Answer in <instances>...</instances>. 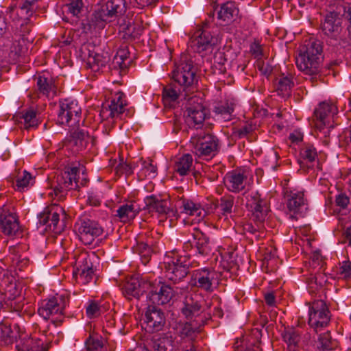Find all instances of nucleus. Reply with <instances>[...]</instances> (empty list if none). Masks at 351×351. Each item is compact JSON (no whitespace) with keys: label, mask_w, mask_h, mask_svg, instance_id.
<instances>
[{"label":"nucleus","mask_w":351,"mask_h":351,"mask_svg":"<svg viewBox=\"0 0 351 351\" xmlns=\"http://www.w3.org/2000/svg\"><path fill=\"white\" fill-rule=\"evenodd\" d=\"M125 206V208H126V210H128V212L129 213V217L130 219H134L136 215H137V213H138V212L142 209V208H135L133 204H130V205H128V204H125V205H123Z\"/></svg>","instance_id":"obj_61"},{"label":"nucleus","mask_w":351,"mask_h":351,"mask_svg":"<svg viewBox=\"0 0 351 351\" xmlns=\"http://www.w3.org/2000/svg\"><path fill=\"white\" fill-rule=\"evenodd\" d=\"M318 343L319 346H317V348L322 349V351L331 350L336 347V342L332 339L329 331L319 335Z\"/></svg>","instance_id":"obj_31"},{"label":"nucleus","mask_w":351,"mask_h":351,"mask_svg":"<svg viewBox=\"0 0 351 351\" xmlns=\"http://www.w3.org/2000/svg\"><path fill=\"white\" fill-rule=\"evenodd\" d=\"M282 337L289 346L294 347L296 346L300 339L298 335L293 330L285 332L282 334Z\"/></svg>","instance_id":"obj_46"},{"label":"nucleus","mask_w":351,"mask_h":351,"mask_svg":"<svg viewBox=\"0 0 351 351\" xmlns=\"http://www.w3.org/2000/svg\"><path fill=\"white\" fill-rule=\"evenodd\" d=\"M341 20V18H336L329 12L326 14L324 22L322 23V31L328 36H335L340 31Z\"/></svg>","instance_id":"obj_20"},{"label":"nucleus","mask_w":351,"mask_h":351,"mask_svg":"<svg viewBox=\"0 0 351 351\" xmlns=\"http://www.w3.org/2000/svg\"><path fill=\"white\" fill-rule=\"evenodd\" d=\"M178 96L179 95L173 84H169L163 88L162 99L164 101H175Z\"/></svg>","instance_id":"obj_40"},{"label":"nucleus","mask_w":351,"mask_h":351,"mask_svg":"<svg viewBox=\"0 0 351 351\" xmlns=\"http://www.w3.org/2000/svg\"><path fill=\"white\" fill-rule=\"evenodd\" d=\"M21 118L24 119V128L27 130L30 128H35L38 125V119H36V112L33 109L27 110Z\"/></svg>","instance_id":"obj_36"},{"label":"nucleus","mask_w":351,"mask_h":351,"mask_svg":"<svg viewBox=\"0 0 351 351\" xmlns=\"http://www.w3.org/2000/svg\"><path fill=\"white\" fill-rule=\"evenodd\" d=\"M28 351H47L45 348L43 346V344L40 343L39 341H33L32 339V342L29 344V348Z\"/></svg>","instance_id":"obj_62"},{"label":"nucleus","mask_w":351,"mask_h":351,"mask_svg":"<svg viewBox=\"0 0 351 351\" xmlns=\"http://www.w3.org/2000/svg\"><path fill=\"white\" fill-rule=\"evenodd\" d=\"M80 53L81 58L86 61L88 66L93 71H98L100 67L105 66L110 60L108 53L102 51L94 43H84Z\"/></svg>","instance_id":"obj_2"},{"label":"nucleus","mask_w":351,"mask_h":351,"mask_svg":"<svg viewBox=\"0 0 351 351\" xmlns=\"http://www.w3.org/2000/svg\"><path fill=\"white\" fill-rule=\"evenodd\" d=\"M202 296L199 294L192 293L185 298L182 313L187 319L199 315L202 304L204 303Z\"/></svg>","instance_id":"obj_9"},{"label":"nucleus","mask_w":351,"mask_h":351,"mask_svg":"<svg viewBox=\"0 0 351 351\" xmlns=\"http://www.w3.org/2000/svg\"><path fill=\"white\" fill-rule=\"evenodd\" d=\"M113 6L112 1H107L105 4L100 5L99 8L95 10L94 12L96 18L99 19L103 25L109 18L114 16Z\"/></svg>","instance_id":"obj_27"},{"label":"nucleus","mask_w":351,"mask_h":351,"mask_svg":"<svg viewBox=\"0 0 351 351\" xmlns=\"http://www.w3.org/2000/svg\"><path fill=\"white\" fill-rule=\"evenodd\" d=\"M78 266L73 271V276L86 284L91 281L94 276V269L93 263L90 258L86 257H80L77 262Z\"/></svg>","instance_id":"obj_12"},{"label":"nucleus","mask_w":351,"mask_h":351,"mask_svg":"<svg viewBox=\"0 0 351 351\" xmlns=\"http://www.w3.org/2000/svg\"><path fill=\"white\" fill-rule=\"evenodd\" d=\"M125 105V103H115V99H112L110 105L109 106L110 115L114 117L115 114H121L123 112L124 106Z\"/></svg>","instance_id":"obj_51"},{"label":"nucleus","mask_w":351,"mask_h":351,"mask_svg":"<svg viewBox=\"0 0 351 351\" xmlns=\"http://www.w3.org/2000/svg\"><path fill=\"white\" fill-rule=\"evenodd\" d=\"M145 317L151 332L162 330L166 324L165 313L155 306H149L145 313Z\"/></svg>","instance_id":"obj_6"},{"label":"nucleus","mask_w":351,"mask_h":351,"mask_svg":"<svg viewBox=\"0 0 351 351\" xmlns=\"http://www.w3.org/2000/svg\"><path fill=\"white\" fill-rule=\"evenodd\" d=\"M37 86L40 93L47 96L55 88L53 84L48 81L47 78L42 76L38 77Z\"/></svg>","instance_id":"obj_39"},{"label":"nucleus","mask_w":351,"mask_h":351,"mask_svg":"<svg viewBox=\"0 0 351 351\" xmlns=\"http://www.w3.org/2000/svg\"><path fill=\"white\" fill-rule=\"evenodd\" d=\"M234 108L228 104L226 106H219L215 107V112L217 114H221L225 121H228L230 119L231 114L232 113Z\"/></svg>","instance_id":"obj_47"},{"label":"nucleus","mask_w":351,"mask_h":351,"mask_svg":"<svg viewBox=\"0 0 351 351\" xmlns=\"http://www.w3.org/2000/svg\"><path fill=\"white\" fill-rule=\"evenodd\" d=\"M97 27H104V25L101 21H99V19L96 18L95 12L92 14L90 18L82 20L81 23V27L85 33L91 32L92 29H95Z\"/></svg>","instance_id":"obj_34"},{"label":"nucleus","mask_w":351,"mask_h":351,"mask_svg":"<svg viewBox=\"0 0 351 351\" xmlns=\"http://www.w3.org/2000/svg\"><path fill=\"white\" fill-rule=\"evenodd\" d=\"M78 232L81 241L86 245H90L95 238L102 234L103 229L97 222L86 219L81 221Z\"/></svg>","instance_id":"obj_7"},{"label":"nucleus","mask_w":351,"mask_h":351,"mask_svg":"<svg viewBox=\"0 0 351 351\" xmlns=\"http://www.w3.org/2000/svg\"><path fill=\"white\" fill-rule=\"evenodd\" d=\"M115 170L116 173L119 176L122 174L130 175L133 173L132 166L127 163H119Z\"/></svg>","instance_id":"obj_52"},{"label":"nucleus","mask_w":351,"mask_h":351,"mask_svg":"<svg viewBox=\"0 0 351 351\" xmlns=\"http://www.w3.org/2000/svg\"><path fill=\"white\" fill-rule=\"evenodd\" d=\"M330 320V313L324 300H315L309 308L308 324L318 332L327 326Z\"/></svg>","instance_id":"obj_3"},{"label":"nucleus","mask_w":351,"mask_h":351,"mask_svg":"<svg viewBox=\"0 0 351 351\" xmlns=\"http://www.w3.org/2000/svg\"><path fill=\"white\" fill-rule=\"evenodd\" d=\"M339 220L341 226L346 229L343 234L344 240L342 243L348 242V245L351 246V226H346L350 221V217H346V215L341 214Z\"/></svg>","instance_id":"obj_41"},{"label":"nucleus","mask_w":351,"mask_h":351,"mask_svg":"<svg viewBox=\"0 0 351 351\" xmlns=\"http://www.w3.org/2000/svg\"><path fill=\"white\" fill-rule=\"evenodd\" d=\"M254 202L251 204V208L252 213L263 211L262 206L263 200L260 198H257L256 196L253 197Z\"/></svg>","instance_id":"obj_58"},{"label":"nucleus","mask_w":351,"mask_h":351,"mask_svg":"<svg viewBox=\"0 0 351 351\" xmlns=\"http://www.w3.org/2000/svg\"><path fill=\"white\" fill-rule=\"evenodd\" d=\"M70 141L73 142L74 145L79 147H85L90 138L88 132H84L82 129H76L71 132Z\"/></svg>","instance_id":"obj_28"},{"label":"nucleus","mask_w":351,"mask_h":351,"mask_svg":"<svg viewBox=\"0 0 351 351\" xmlns=\"http://www.w3.org/2000/svg\"><path fill=\"white\" fill-rule=\"evenodd\" d=\"M336 204L338 206L345 209L350 202V198L343 193H341L336 197Z\"/></svg>","instance_id":"obj_54"},{"label":"nucleus","mask_w":351,"mask_h":351,"mask_svg":"<svg viewBox=\"0 0 351 351\" xmlns=\"http://www.w3.org/2000/svg\"><path fill=\"white\" fill-rule=\"evenodd\" d=\"M339 274L345 279L350 277L351 262L348 259L342 262L339 267Z\"/></svg>","instance_id":"obj_49"},{"label":"nucleus","mask_w":351,"mask_h":351,"mask_svg":"<svg viewBox=\"0 0 351 351\" xmlns=\"http://www.w3.org/2000/svg\"><path fill=\"white\" fill-rule=\"evenodd\" d=\"M172 78L175 82L184 88L192 86L197 82L195 73H181L180 70H174L172 73Z\"/></svg>","instance_id":"obj_23"},{"label":"nucleus","mask_w":351,"mask_h":351,"mask_svg":"<svg viewBox=\"0 0 351 351\" xmlns=\"http://www.w3.org/2000/svg\"><path fill=\"white\" fill-rule=\"evenodd\" d=\"M66 6L69 12L73 14V16H77L83 6L82 0H71V3L67 4Z\"/></svg>","instance_id":"obj_48"},{"label":"nucleus","mask_w":351,"mask_h":351,"mask_svg":"<svg viewBox=\"0 0 351 351\" xmlns=\"http://www.w3.org/2000/svg\"><path fill=\"white\" fill-rule=\"evenodd\" d=\"M293 82L288 77H283L280 79L277 85V91L279 95H289Z\"/></svg>","instance_id":"obj_37"},{"label":"nucleus","mask_w":351,"mask_h":351,"mask_svg":"<svg viewBox=\"0 0 351 351\" xmlns=\"http://www.w3.org/2000/svg\"><path fill=\"white\" fill-rule=\"evenodd\" d=\"M233 206V197L229 196L228 197H223L221 198L220 207L224 213H230Z\"/></svg>","instance_id":"obj_50"},{"label":"nucleus","mask_w":351,"mask_h":351,"mask_svg":"<svg viewBox=\"0 0 351 351\" xmlns=\"http://www.w3.org/2000/svg\"><path fill=\"white\" fill-rule=\"evenodd\" d=\"M330 13L332 14L333 16L336 18L345 16L350 23V25L347 27V29L350 33V27H351V7L350 3L339 0L337 3L336 10L330 11Z\"/></svg>","instance_id":"obj_26"},{"label":"nucleus","mask_w":351,"mask_h":351,"mask_svg":"<svg viewBox=\"0 0 351 351\" xmlns=\"http://www.w3.org/2000/svg\"><path fill=\"white\" fill-rule=\"evenodd\" d=\"M236 12L237 10L233 3L228 1L221 5L220 10L217 12V18L219 20L229 23L233 20Z\"/></svg>","instance_id":"obj_25"},{"label":"nucleus","mask_w":351,"mask_h":351,"mask_svg":"<svg viewBox=\"0 0 351 351\" xmlns=\"http://www.w3.org/2000/svg\"><path fill=\"white\" fill-rule=\"evenodd\" d=\"M191 265L186 257H180L165 265L169 280L177 282L185 278L189 274V268Z\"/></svg>","instance_id":"obj_5"},{"label":"nucleus","mask_w":351,"mask_h":351,"mask_svg":"<svg viewBox=\"0 0 351 351\" xmlns=\"http://www.w3.org/2000/svg\"><path fill=\"white\" fill-rule=\"evenodd\" d=\"M151 288V285L147 281L136 278H131L123 287V293L127 296L139 298L147 290Z\"/></svg>","instance_id":"obj_10"},{"label":"nucleus","mask_w":351,"mask_h":351,"mask_svg":"<svg viewBox=\"0 0 351 351\" xmlns=\"http://www.w3.org/2000/svg\"><path fill=\"white\" fill-rule=\"evenodd\" d=\"M197 206L198 204H196L191 201H187L183 204L184 210L186 213H189L191 215H193L195 209L197 208Z\"/></svg>","instance_id":"obj_59"},{"label":"nucleus","mask_w":351,"mask_h":351,"mask_svg":"<svg viewBox=\"0 0 351 351\" xmlns=\"http://www.w3.org/2000/svg\"><path fill=\"white\" fill-rule=\"evenodd\" d=\"M195 149L198 156H215L219 149V139L210 134L199 135Z\"/></svg>","instance_id":"obj_4"},{"label":"nucleus","mask_w":351,"mask_h":351,"mask_svg":"<svg viewBox=\"0 0 351 351\" xmlns=\"http://www.w3.org/2000/svg\"><path fill=\"white\" fill-rule=\"evenodd\" d=\"M58 222L59 214L57 212H52V208L50 207L45 208L44 210L38 215V223L40 225L46 226L45 230L49 228L53 231L59 232Z\"/></svg>","instance_id":"obj_18"},{"label":"nucleus","mask_w":351,"mask_h":351,"mask_svg":"<svg viewBox=\"0 0 351 351\" xmlns=\"http://www.w3.org/2000/svg\"><path fill=\"white\" fill-rule=\"evenodd\" d=\"M117 216L121 219L125 221V219L130 220L131 219L129 217V213L125 208V206L123 205L121 206L117 210Z\"/></svg>","instance_id":"obj_63"},{"label":"nucleus","mask_w":351,"mask_h":351,"mask_svg":"<svg viewBox=\"0 0 351 351\" xmlns=\"http://www.w3.org/2000/svg\"><path fill=\"white\" fill-rule=\"evenodd\" d=\"M332 107L326 102H321L314 111L317 120H325L329 113L332 112Z\"/></svg>","instance_id":"obj_38"},{"label":"nucleus","mask_w":351,"mask_h":351,"mask_svg":"<svg viewBox=\"0 0 351 351\" xmlns=\"http://www.w3.org/2000/svg\"><path fill=\"white\" fill-rule=\"evenodd\" d=\"M193 162L191 155L187 154L182 156L176 163V171L180 176H185L189 171Z\"/></svg>","instance_id":"obj_30"},{"label":"nucleus","mask_w":351,"mask_h":351,"mask_svg":"<svg viewBox=\"0 0 351 351\" xmlns=\"http://www.w3.org/2000/svg\"><path fill=\"white\" fill-rule=\"evenodd\" d=\"M128 51L125 49H120L117 51V55L114 57V60H116L117 64L120 66H122V64H124V60L128 58Z\"/></svg>","instance_id":"obj_55"},{"label":"nucleus","mask_w":351,"mask_h":351,"mask_svg":"<svg viewBox=\"0 0 351 351\" xmlns=\"http://www.w3.org/2000/svg\"><path fill=\"white\" fill-rule=\"evenodd\" d=\"M210 273L207 269H204L199 274L196 275L197 277L198 287L205 289L206 291H210L212 287L211 278L210 277Z\"/></svg>","instance_id":"obj_35"},{"label":"nucleus","mask_w":351,"mask_h":351,"mask_svg":"<svg viewBox=\"0 0 351 351\" xmlns=\"http://www.w3.org/2000/svg\"><path fill=\"white\" fill-rule=\"evenodd\" d=\"M181 68L178 69V70H180V72L181 73H195L196 71L193 70V66L192 64V62L191 60L182 62L180 64Z\"/></svg>","instance_id":"obj_56"},{"label":"nucleus","mask_w":351,"mask_h":351,"mask_svg":"<svg viewBox=\"0 0 351 351\" xmlns=\"http://www.w3.org/2000/svg\"><path fill=\"white\" fill-rule=\"evenodd\" d=\"M322 52V46L319 40H310L299 49V55L296 58L297 66L306 75L311 76V80L315 79L320 72L323 60Z\"/></svg>","instance_id":"obj_1"},{"label":"nucleus","mask_w":351,"mask_h":351,"mask_svg":"<svg viewBox=\"0 0 351 351\" xmlns=\"http://www.w3.org/2000/svg\"><path fill=\"white\" fill-rule=\"evenodd\" d=\"M160 287L159 290L152 289L149 293V299L155 302L156 300L158 304H164L169 302L176 295L173 288L169 285L159 282Z\"/></svg>","instance_id":"obj_13"},{"label":"nucleus","mask_w":351,"mask_h":351,"mask_svg":"<svg viewBox=\"0 0 351 351\" xmlns=\"http://www.w3.org/2000/svg\"><path fill=\"white\" fill-rule=\"evenodd\" d=\"M87 351H102L103 343L99 339H95L92 337H89L86 342Z\"/></svg>","instance_id":"obj_45"},{"label":"nucleus","mask_w":351,"mask_h":351,"mask_svg":"<svg viewBox=\"0 0 351 351\" xmlns=\"http://www.w3.org/2000/svg\"><path fill=\"white\" fill-rule=\"evenodd\" d=\"M77 175L71 176L69 177L66 176L64 174L62 176L61 179L64 180V184L66 188L73 189V182L74 181L75 185V188L77 186Z\"/></svg>","instance_id":"obj_57"},{"label":"nucleus","mask_w":351,"mask_h":351,"mask_svg":"<svg viewBox=\"0 0 351 351\" xmlns=\"http://www.w3.org/2000/svg\"><path fill=\"white\" fill-rule=\"evenodd\" d=\"M169 201L167 199H158L155 195H150L145 198L142 209L147 210L150 214L156 213L159 216L167 215L173 212L169 207Z\"/></svg>","instance_id":"obj_8"},{"label":"nucleus","mask_w":351,"mask_h":351,"mask_svg":"<svg viewBox=\"0 0 351 351\" xmlns=\"http://www.w3.org/2000/svg\"><path fill=\"white\" fill-rule=\"evenodd\" d=\"M196 34L197 35L193 43L198 52L213 50L217 45V39L213 36L210 32L199 30Z\"/></svg>","instance_id":"obj_14"},{"label":"nucleus","mask_w":351,"mask_h":351,"mask_svg":"<svg viewBox=\"0 0 351 351\" xmlns=\"http://www.w3.org/2000/svg\"><path fill=\"white\" fill-rule=\"evenodd\" d=\"M195 231L196 232L193 233V237L197 241L196 247L199 254L203 256L209 255L212 253L213 249L208 237L198 229H195Z\"/></svg>","instance_id":"obj_22"},{"label":"nucleus","mask_w":351,"mask_h":351,"mask_svg":"<svg viewBox=\"0 0 351 351\" xmlns=\"http://www.w3.org/2000/svg\"><path fill=\"white\" fill-rule=\"evenodd\" d=\"M1 338L5 343H11L13 342L15 336L10 326L3 324L0 326Z\"/></svg>","instance_id":"obj_43"},{"label":"nucleus","mask_w":351,"mask_h":351,"mask_svg":"<svg viewBox=\"0 0 351 351\" xmlns=\"http://www.w3.org/2000/svg\"><path fill=\"white\" fill-rule=\"evenodd\" d=\"M304 159L308 160V162H313L317 156L315 148L313 145H307L300 152Z\"/></svg>","instance_id":"obj_44"},{"label":"nucleus","mask_w":351,"mask_h":351,"mask_svg":"<svg viewBox=\"0 0 351 351\" xmlns=\"http://www.w3.org/2000/svg\"><path fill=\"white\" fill-rule=\"evenodd\" d=\"M73 101L70 104H60V110L57 118V123L59 125L66 124L71 120L73 114H78L77 110H73Z\"/></svg>","instance_id":"obj_24"},{"label":"nucleus","mask_w":351,"mask_h":351,"mask_svg":"<svg viewBox=\"0 0 351 351\" xmlns=\"http://www.w3.org/2000/svg\"><path fill=\"white\" fill-rule=\"evenodd\" d=\"M201 322L202 324H199L196 320L191 322H180L176 328L177 332L182 338L192 337L195 332H200V326H204L206 323V320L203 318L201 319Z\"/></svg>","instance_id":"obj_19"},{"label":"nucleus","mask_w":351,"mask_h":351,"mask_svg":"<svg viewBox=\"0 0 351 351\" xmlns=\"http://www.w3.org/2000/svg\"><path fill=\"white\" fill-rule=\"evenodd\" d=\"M197 206L198 204H196L191 201H187L183 204L184 210L186 213H189L191 215H193L195 209L197 208Z\"/></svg>","instance_id":"obj_60"},{"label":"nucleus","mask_w":351,"mask_h":351,"mask_svg":"<svg viewBox=\"0 0 351 351\" xmlns=\"http://www.w3.org/2000/svg\"><path fill=\"white\" fill-rule=\"evenodd\" d=\"M34 179L32 175L27 171H23V176L19 177L16 180V189L19 191H23L25 187H27L30 184L31 180Z\"/></svg>","instance_id":"obj_42"},{"label":"nucleus","mask_w":351,"mask_h":351,"mask_svg":"<svg viewBox=\"0 0 351 351\" xmlns=\"http://www.w3.org/2000/svg\"><path fill=\"white\" fill-rule=\"evenodd\" d=\"M135 26L134 25L128 24L123 29L125 31V34L129 35L133 38H135L138 34V32H135Z\"/></svg>","instance_id":"obj_64"},{"label":"nucleus","mask_w":351,"mask_h":351,"mask_svg":"<svg viewBox=\"0 0 351 351\" xmlns=\"http://www.w3.org/2000/svg\"><path fill=\"white\" fill-rule=\"evenodd\" d=\"M230 185L228 186L229 190L237 192L244 189L243 186L244 177L241 173H234L228 177Z\"/></svg>","instance_id":"obj_33"},{"label":"nucleus","mask_w":351,"mask_h":351,"mask_svg":"<svg viewBox=\"0 0 351 351\" xmlns=\"http://www.w3.org/2000/svg\"><path fill=\"white\" fill-rule=\"evenodd\" d=\"M304 200L302 193H294L291 195V197L288 199L287 208L291 212H293V215H291V218H295L297 216L295 215H299L301 217H304L303 215V207H304Z\"/></svg>","instance_id":"obj_21"},{"label":"nucleus","mask_w":351,"mask_h":351,"mask_svg":"<svg viewBox=\"0 0 351 351\" xmlns=\"http://www.w3.org/2000/svg\"><path fill=\"white\" fill-rule=\"evenodd\" d=\"M3 291L5 299L9 301L16 300L21 294V291L19 289L16 281L14 280L8 281L5 285Z\"/></svg>","instance_id":"obj_29"},{"label":"nucleus","mask_w":351,"mask_h":351,"mask_svg":"<svg viewBox=\"0 0 351 351\" xmlns=\"http://www.w3.org/2000/svg\"><path fill=\"white\" fill-rule=\"evenodd\" d=\"M152 343L156 351H176L174 339L169 333L154 335L152 339Z\"/></svg>","instance_id":"obj_17"},{"label":"nucleus","mask_w":351,"mask_h":351,"mask_svg":"<svg viewBox=\"0 0 351 351\" xmlns=\"http://www.w3.org/2000/svg\"><path fill=\"white\" fill-rule=\"evenodd\" d=\"M58 305L56 298L52 297L46 302L45 306L38 308V314L45 319H51L53 323L61 322L62 321L61 318L54 317L55 315H58L61 317L63 313L58 308Z\"/></svg>","instance_id":"obj_15"},{"label":"nucleus","mask_w":351,"mask_h":351,"mask_svg":"<svg viewBox=\"0 0 351 351\" xmlns=\"http://www.w3.org/2000/svg\"><path fill=\"white\" fill-rule=\"evenodd\" d=\"M100 308L95 302H91L86 307V314L89 317H96L99 315Z\"/></svg>","instance_id":"obj_53"},{"label":"nucleus","mask_w":351,"mask_h":351,"mask_svg":"<svg viewBox=\"0 0 351 351\" xmlns=\"http://www.w3.org/2000/svg\"><path fill=\"white\" fill-rule=\"evenodd\" d=\"M38 0H23V3L19 6V14L25 17V20H29V18L36 12V3Z\"/></svg>","instance_id":"obj_32"},{"label":"nucleus","mask_w":351,"mask_h":351,"mask_svg":"<svg viewBox=\"0 0 351 351\" xmlns=\"http://www.w3.org/2000/svg\"><path fill=\"white\" fill-rule=\"evenodd\" d=\"M206 108L201 104L186 108L184 117L189 125H201L206 118Z\"/></svg>","instance_id":"obj_11"},{"label":"nucleus","mask_w":351,"mask_h":351,"mask_svg":"<svg viewBox=\"0 0 351 351\" xmlns=\"http://www.w3.org/2000/svg\"><path fill=\"white\" fill-rule=\"evenodd\" d=\"M0 228L3 234L10 237L21 234L18 220L12 215H0Z\"/></svg>","instance_id":"obj_16"}]
</instances>
